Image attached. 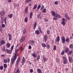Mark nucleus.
I'll list each match as a JSON object with an SVG mask.
<instances>
[{
  "label": "nucleus",
  "instance_id": "1",
  "mask_svg": "<svg viewBox=\"0 0 73 73\" xmlns=\"http://www.w3.org/2000/svg\"><path fill=\"white\" fill-rule=\"evenodd\" d=\"M18 49H17L15 51V54L13 58H11V62L12 65H13L15 62V61L16 60V58H17V54H18L19 51H18Z\"/></svg>",
  "mask_w": 73,
  "mask_h": 73
},
{
  "label": "nucleus",
  "instance_id": "2",
  "mask_svg": "<svg viewBox=\"0 0 73 73\" xmlns=\"http://www.w3.org/2000/svg\"><path fill=\"white\" fill-rule=\"evenodd\" d=\"M62 20V22H61V23L63 25H65V22H66L67 21L66 20V19L64 18H63Z\"/></svg>",
  "mask_w": 73,
  "mask_h": 73
},
{
  "label": "nucleus",
  "instance_id": "3",
  "mask_svg": "<svg viewBox=\"0 0 73 73\" xmlns=\"http://www.w3.org/2000/svg\"><path fill=\"white\" fill-rule=\"evenodd\" d=\"M25 39V36H24L22 37L21 39L20 40V42H23Z\"/></svg>",
  "mask_w": 73,
  "mask_h": 73
},
{
  "label": "nucleus",
  "instance_id": "4",
  "mask_svg": "<svg viewBox=\"0 0 73 73\" xmlns=\"http://www.w3.org/2000/svg\"><path fill=\"white\" fill-rule=\"evenodd\" d=\"M62 41L63 44H65V38L64 36H63L62 37Z\"/></svg>",
  "mask_w": 73,
  "mask_h": 73
},
{
  "label": "nucleus",
  "instance_id": "5",
  "mask_svg": "<svg viewBox=\"0 0 73 73\" xmlns=\"http://www.w3.org/2000/svg\"><path fill=\"white\" fill-rule=\"evenodd\" d=\"M6 51L8 54H11L12 53V50H8V49H6Z\"/></svg>",
  "mask_w": 73,
  "mask_h": 73
},
{
  "label": "nucleus",
  "instance_id": "6",
  "mask_svg": "<svg viewBox=\"0 0 73 73\" xmlns=\"http://www.w3.org/2000/svg\"><path fill=\"white\" fill-rule=\"evenodd\" d=\"M4 44H5V41L2 40L0 42V46H1L2 45H4Z\"/></svg>",
  "mask_w": 73,
  "mask_h": 73
},
{
  "label": "nucleus",
  "instance_id": "7",
  "mask_svg": "<svg viewBox=\"0 0 73 73\" xmlns=\"http://www.w3.org/2000/svg\"><path fill=\"white\" fill-rule=\"evenodd\" d=\"M8 36H9V40L11 41L12 40V36H11V35L10 33L8 34Z\"/></svg>",
  "mask_w": 73,
  "mask_h": 73
},
{
  "label": "nucleus",
  "instance_id": "8",
  "mask_svg": "<svg viewBox=\"0 0 73 73\" xmlns=\"http://www.w3.org/2000/svg\"><path fill=\"white\" fill-rule=\"evenodd\" d=\"M22 64H22L23 65V64H24L25 63V58L23 57L22 58V60L21 62Z\"/></svg>",
  "mask_w": 73,
  "mask_h": 73
},
{
  "label": "nucleus",
  "instance_id": "9",
  "mask_svg": "<svg viewBox=\"0 0 73 73\" xmlns=\"http://www.w3.org/2000/svg\"><path fill=\"white\" fill-rule=\"evenodd\" d=\"M59 41H60V37L59 36H58L57 39L55 40V41L56 42H59Z\"/></svg>",
  "mask_w": 73,
  "mask_h": 73
},
{
  "label": "nucleus",
  "instance_id": "10",
  "mask_svg": "<svg viewBox=\"0 0 73 73\" xmlns=\"http://www.w3.org/2000/svg\"><path fill=\"white\" fill-rule=\"evenodd\" d=\"M65 17L66 18V19H67L68 20H70V18L68 17V14H66L65 15Z\"/></svg>",
  "mask_w": 73,
  "mask_h": 73
},
{
  "label": "nucleus",
  "instance_id": "11",
  "mask_svg": "<svg viewBox=\"0 0 73 73\" xmlns=\"http://www.w3.org/2000/svg\"><path fill=\"white\" fill-rule=\"evenodd\" d=\"M44 40L45 42L46 41L48 40V36H47V35H45L44 36Z\"/></svg>",
  "mask_w": 73,
  "mask_h": 73
},
{
  "label": "nucleus",
  "instance_id": "12",
  "mask_svg": "<svg viewBox=\"0 0 73 73\" xmlns=\"http://www.w3.org/2000/svg\"><path fill=\"white\" fill-rule=\"evenodd\" d=\"M55 16H56V17H58V18H61V15H60L59 14H56L55 15Z\"/></svg>",
  "mask_w": 73,
  "mask_h": 73
},
{
  "label": "nucleus",
  "instance_id": "13",
  "mask_svg": "<svg viewBox=\"0 0 73 73\" xmlns=\"http://www.w3.org/2000/svg\"><path fill=\"white\" fill-rule=\"evenodd\" d=\"M66 42L67 43H69L70 42V39L68 38H67L66 39Z\"/></svg>",
  "mask_w": 73,
  "mask_h": 73
},
{
  "label": "nucleus",
  "instance_id": "14",
  "mask_svg": "<svg viewBox=\"0 0 73 73\" xmlns=\"http://www.w3.org/2000/svg\"><path fill=\"white\" fill-rule=\"evenodd\" d=\"M68 60H69V61H70V62H71L73 61V60H72V58L70 56L68 57Z\"/></svg>",
  "mask_w": 73,
  "mask_h": 73
},
{
  "label": "nucleus",
  "instance_id": "15",
  "mask_svg": "<svg viewBox=\"0 0 73 73\" xmlns=\"http://www.w3.org/2000/svg\"><path fill=\"white\" fill-rule=\"evenodd\" d=\"M11 46V44L9 43H7L6 44V46L7 48H9L10 46Z\"/></svg>",
  "mask_w": 73,
  "mask_h": 73
},
{
  "label": "nucleus",
  "instance_id": "16",
  "mask_svg": "<svg viewBox=\"0 0 73 73\" xmlns=\"http://www.w3.org/2000/svg\"><path fill=\"white\" fill-rule=\"evenodd\" d=\"M40 33V32L38 30H36L35 31V34H36V35H38Z\"/></svg>",
  "mask_w": 73,
  "mask_h": 73
},
{
  "label": "nucleus",
  "instance_id": "17",
  "mask_svg": "<svg viewBox=\"0 0 73 73\" xmlns=\"http://www.w3.org/2000/svg\"><path fill=\"white\" fill-rule=\"evenodd\" d=\"M0 14L1 16H4L5 15V12H0Z\"/></svg>",
  "mask_w": 73,
  "mask_h": 73
},
{
  "label": "nucleus",
  "instance_id": "18",
  "mask_svg": "<svg viewBox=\"0 0 73 73\" xmlns=\"http://www.w3.org/2000/svg\"><path fill=\"white\" fill-rule=\"evenodd\" d=\"M28 7L27 6L25 8V12L26 13H27L28 12Z\"/></svg>",
  "mask_w": 73,
  "mask_h": 73
},
{
  "label": "nucleus",
  "instance_id": "19",
  "mask_svg": "<svg viewBox=\"0 0 73 73\" xmlns=\"http://www.w3.org/2000/svg\"><path fill=\"white\" fill-rule=\"evenodd\" d=\"M67 62H68V61H67V60H66V59H65L63 61V64H66Z\"/></svg>",
  "mask_w": 73,
  "mask_h": 73
},
{
  "label": "nucleus",
  "instance_id": "20",
  "mask_svg": "<svg viewBox=\"0 0 73 73\" xmlns=\"http://www.w3.org/2000/svg\"><path fill=\"white\" fill-rule=\"evenodd\" d=\"M51 13L53 16H54L56 15V14H55V12H54V11H51Z\"/></svg>",
  "mask_w": 73,
  "mask_h": 73
},
{
  "label": "nucleus",
  "instance_id": "21",
  "mask_svg": "<svg viewBox=\"0 0 73 73\" xmlns=\"http://www.w3.org/2000/svg\"><path fill=\"white\" fill-rule=\"evenodd\" d=\"M37 4H36L34 6V7L33 8V10H35L36 8H37Z\"/></svg>",
  "mask_w": 73,
  "mask_h": 73
},
{
  "label": "nucleus",
  "instance_id": "22",
  "mask_svg": "<svg viewBox=\"0 0 73 73\" xmlns=\"http://www.w3.org/2000/svg\"><path fill=\"white\" fill-rule=\"evenodd\" d=\"M68 51H69V48H66L65 50V52L68 53Z\"/></svg>",
  "mask_w": 73,
  "mask_h": 73
},
{
  "label": "nucleus",
  "instance_id": "23",
  "mask_svg": "<svg viewBox=\"0 0 73 73\" xmlns=\"http://www.w3.org/2000/svg\"><path fill=\"white\" fill-rule=\"evenodd\" d=\"M47 49H49L50 48V45H49L48 44H47L46 45Z\"/></svg>",
  "mask_w": 73,
  "mask_h": 73
},
{
  "label": "nucleus",
  "instance_id": "24",
  "mask_svg": "<svg viewBox=\"0 0 73 73\" xmlns=\"http://www.w3.org/2000/svg\"><path fill=\"white\" fill-rule=\"evenodd\" d=\"M46 9L44 8L42 10V12L43 13H46Z\"/></svg>",
  "mask_w": 73,
  "mask_h": 73
},
{
  "label": "nucleus",
  "instance_id": "25",
  "mask_svg": "<svg viewBox=\"0 0 73 73\" xmlns=\"http://www.w3.org/2000/svg\"><path fill=\"white\" fill-rule=\"evenodd\" d=\"M8 16L10 17V18H12L13 16V15L12 14H11L9 15Z\"/></svg>",
  "mask_w": 73,
  "mask_h": 73
},
{
  "label": "nucleus",
  "instance_id": "26",
  "mask_svg": "<svg viewBox=\"0 0 73 73\" xmlns=\"http://www.w3.org/2000/svg\"><path fill=\"white\" fill-rule=\"evenodd\" d=\"M42 45L43 47H45L46 46V44L45 43H42Z\"/></svg>",
  "mask_w": 73,
  "mask_h": 73
},
{
  "label": "nucleus",
  "instance_id": "27",
  "mask_svg": "<svg viewBox=\"0 0 73 73\" xmlns=\"http://www.w3.org/2000/svg\"><path fill=\"white\" fill-rule=\"evenodd\" d=\"M33 15V13H32L31 12L30 14V16L29 17L30 18H32Z\"/></svg>",
  "mask_w": 73,
  "mask_h": 73
},
{
  "label": "nucleus",
  "instance_id": "28",
  "mask_svg": "<svg viewBox=\"0 0 73 73\" xmlns=\"http://www.w3.org/2000/svg\"><path fill=\"white\" fill-rule=\"evenodd\" d=\"M72 51L71 50L69 51L68 52V53H67V54L68 55H69V54H71V53H72Z\"/></svg>",
  "mask_w": 73,
  "mask_h": 73
},
{
  "label": "nucleus",
  "instance_id": "29",
  "mask_svg": "<svg viewBox=\"0 0 73 73\" xmlns=\"http://www.w3.org/2000/svg\"><path fill=\"white\" fill-rule=\"evenodd\" d=\"M28 21V18L27 17H26L25 19V23H27Z\"/></svg>",
  "mask_w": 73,
  "mask_h": 73
},
{
  "label": "nucleus",
  "instance_id": "30",
  "mask_svg": "<svg viewBox=\"0 0 73 73\" xmlns=\"http://www.w3.org/2000/svg\"><path fill=\"white\" fill-rule=\"evenodd\" d=\"M33 56L35 58H36L37 57V55L35 54L34 53H33Z\"/></svg>",
  "mask_w": 73,
  "mask_h": 73
},
{
  "label": "nucleus",
  "instance_id": "31",
  "mask_svg": "<svg viewBox=\"0 0 73 73\" xmlns=\"http://www.w3.org/2000/svg\"><path fill=\"white\" fill-rule=\"evenodd\" d=\"M64 53H65V51L64 50H63L61 52V55H63Z\"/></svg>",
  "mask_w": 73,
  "mask_h": 73
},
{
  "label": "nucleus",
  "instance_id": "32",
  "mask_svg": "<svg viewBox=\"0 0 73 73\" xmlns=\"http://www.w3.org/2000/svg\"><path fill=\"white\" fill-rule=\"evenodd\" d=\"M20 57H19L17 61V62H19V61H20Z\"/></svg>",
  "mask_w": 73,
  "mask_h": 73
},
{
  "label": "nucleus",
  "instance_id": "33",
  "mask_svg": "<svg viewBox=\"0 0 73 73\" xmlns=\"http://www.w3.org/2000/svg\"><path fill=\"white\" fill-rule=\"evenodd\" d=\"M32 0H26L25 1V3H29L30 2V1H32Z\"/></svg>",
  "mask_w": 73,
  "mask_h": 73
},
{
  "label": "nucleus",
  "instance_id": "34",
  "mask_svg": "<svg viewBox=\"0 0 73 73\" xmlns=\"http://www.w3.org/2000/svg\"><path fill=\"white\" fill-rule=\"evenodd\" d=\"M3 61L4 63H7L8 60H7V59H5L3 60Z\"/></svg>",
  "mask_w": 73,
  "mask_h": 73
},
{
  "label": "nucleus",
  "instance_id": "35",
  "mask_svg": "<svg viewBox=\"0 0 73 73\" xmlns=\"http://www.w3.org/2000/svg\"><path fill=\"white\" fill-rule=\"evenodd\" d=\"M3 66L5 68H6L7 67V65L6 64H4L3 65Z\"/></svg>",
  "mask_w": 73,
  "mask_h": 73
},
{
  "label": "nucleus",
  "instance_id": "36",
  "mask_svg": "<svg viewBox=\"0 0 73 73\" xmlns=\"http://www.w3.org/2000/svg\"><path fill=\"white\" fill-rule=\"evenodd\" d=\"M31 42L32 44L33 45V44H35V41H34V40H31Z\"/></svg>",
  "mask_w": 73,
  "mask_h": 73
},
{
  "label": "nucleus",
  "instance_id": "37",
  "mask_svg": "<svg viewBox=\"0 0 73 73\" xmlns=\"http://www.w3.org/2000/svg\"><path fill=\"white\" fill-rule=\"evenodd\" d=\"M35 23L34 25V27H36L37 25V23H36V22H35Z\"/></svg>",
  "mask_w": 73,
  "mask_h": 73
},
{
  "label": "nucleus",
  "instance_id": "38",
  "mask_svg": "<svg viewBox=\"0 0 73 73\" xmlns=\"http://www.w3.org/2000/svg\"><path fill=\"white\" fill-rule=\"evenodd\" d=\"M73 46L72 44H71L70 45V48H73Z\"/></svg>",
  "mask_w": 73,
  "mask_h": 73
},
{
  "label": "nucleus",
  "instance_id": "39",
  "mask_svg": "<svg viewBox=\"0 0 73 73\" xmlns=\"http://www.w3.org/2000/svg\"><path fill=\"white\" fill-rule=\"evenodd\" d=\"M58 1H56L54 2V4L55 5H57V4H58Z\"/></svg>",
  "mask_w": 73,
  "mask_h": 73
},
{
  "label": "nucleus",
  "instance_id": "40",
  "mask_svg": "<svg viewBox=\"0 0 73 73\" xmlns=\"http://www.w3.org/2000/svg\"><path fill=\"white\" fill-rule=\"evenodd\" d=\"M40 55H38L37 57V60H38L40 59Z\"/></svg>",
  "mask_w": 73,
  "mask_h": 73
},
{
  "label": "nucleus",
  "instance_id": "41",
  "mask_svg": "<svg viewBox=\"0 0 73 73\" xmlns=\"http://www.w3.org/2000/svg\"><path fill=\"white\" fill-rule=\"evenodd\" d=\"M0 69L1 70H3V66H1L0 67Z\"/></svg>",
  "mask_w": 73,
  "mask_h": 73
},
{
  "label": "nucleus",
  "instance_id": "42",
  "mask_svg": "<svg viewBox=\"0 0 73 73\" xmlns=\"http://www.w3.org/2000/svg\"><path fill=\"white\" fill-rule=\"evenodd\" d=\"M40 7H41V5H39L37 7L38 9H40Z\"/></svg>",
  "mask_w": 73,
  "mask_h": 73
},
{
  "label": "nucleus",
  "instance_id": "43",
  "mask_svg": "<svg viewBox=\"0 0 73 73\" xmlns=\"http://www.w3.org/2000/svg\"><path fill=\"white\" fill-rule=\"evenodd\" d=\"M17 73H20V70H19V69H17Z\"/></svg>",
  "mask_w": 73,
  "mask_h": 73
},
{
  "label": "nucleus",
  "instance_id": "44",
  "mask_svg": "<svg viewBox=\"0 0 73 73\" xmlns=\"http://www.w3.org/2000/svg\"><path fill=\"white\" fill-rule=\"evenodd\" d=\"M43 60H44V62H45V61H46V58L44 57L43 58Z\"/></svg>",
  "mask_w": 73,
  "mask_h": 73
},
{
  "label": "nucleus",
  "instance_id": "45",
  "mask_svg": "<svg viewBox=\"0 0 73 73\" xmlns=\"http://www.w3.org/2000/svg\"><path fill=\"white\" fill-rule=\"evenodd\" d=\"M23 33H24V34H25V33H26V30L24 29V30L23 31Z\"/></svg>",
  "mask_w": 73,
  "mask_h": 73
},
{
  "label": "nucleus",
  "instance_id": "46",
  "mask_svg": "<svg viewBox=\"0 0 73 73\" xmlns=\"http://www.w3.org/2000/svg\"><path fill=\"white\" fill-rule=\"evenodd\" d=\"M2 26L3 28H5V25L4 24H2Z\"/></svg>",
  "mask_w": 73,
  "mask_h": 73
},
{
  "label": "nucleus",
  "instance_id": "47",
  "mask_svg": "<svg viewBox=\"0 0 73 73\" xmlns=\"http://www.w3.org/2000/svg\"><path fill=\"white\" fill-rule=\"evenodd\" d=\"M56 49V45H54L53 48L54 50Z\"/></svg>",
  "mask_w": 73,
  "mask_h": 73
},
{
  "label": "nucleus",
  "instance_id": "48",
  "mask_svg": "<svg viewBox=\"0 0 73 73\" xmlns=\"http://www.w3.org/2000/svg\"><path fill=\"white\" fill-rule=\"evenodd\" d=\"M20 49H21L22 50H23L24 49V48L22 47H21L20 48Z\"/></svg>",
  "mask_w": 73,
  "mask_h": 73
},
{
  "label": "nucleus",
  "instance_id": "49",
  "mask_svg": "<svg viewBox=\"0 0 73 73\" xmlns=\"http://www.w3.org/2000/svg\"><path fill=\"white\" fill-rule=\"evenodd\" d=\"M0 32H2L3 31V29H2V27H0Z\"/></svg>",
  "mask_w": 73,
  "mask_h": 73
},
{
  "label": "nucleus",
  "instance_id": "50",
  "mask_svg": "<svg viewBox=\"0 0 73 73\" xmlns=\"http://www.w3.org/2000/svg\"><path fill=\"white\" fill-rule=\"evenodd\" d=\"M13 45L11 46V50H13V47H14Z\"/></svg>",
  "mask_w": 73,
  "mask_h": 73
},
{
  "label": "nucleus",
  "instance_id": "51",
  "mask_svg": "<svg viewBox=\"0 0 73 73\" xmlns=\"http://www.w3.org/2000/svg\"><path fill=\"white\" fill-rule=\"evenodd\" d=\"M37 71H38V72H41V70L40 69H37Z\"/></svg>",
  "mask_w": 73,
  "mask_h": 73
},
{
  "label": "nucleus",
  "instance_id": "52",
  "mask_svg": "<svg viewBox=\"0 0 73 73\" xmlns=\"http://www.w3.org/2000/svg\"><path fill=\"white\" fill-rule=\"evenodd\" d=\"M56 60L57 62H58V61H59V58H56Z\"/></svg>",
  "mask_w": 73,
  "mask_h": 73
},
{
  "label": "nucleus",
  "instance_id": "53",
  "mask_svg": "<svg viewBox=\"0 0 73 73\" xmlns=\"http://www.w3.org/2000/svg\"><path fill=\"white\" fill-rule=\"evenodd\" d=\"M47 34H49V33H50V31L49 30H48L47 31Z\"/></svg>",
  "mask_w": 73,
  "mask_h": 73
},
{
  "label": "nucleus",
  "instance_id": "54",
  "mask_svg": "<svg viewBox=\"0 0 73 73\" xmlns=\"http://www.w3.org/2000/svg\"><path fill=\"white\" fill-rule=\"evenodd\" d=\"M30 73H33V69H31L30 70Z\"/></svg>",
  "mask_w": 73,
  "mask_h": 73
},
{
  "label": "nucleus",
  "instance_id": "55",
  "mask_svg": "<svg viewBox=\"0 0 73 73\" xmlns=\"http://www.w3.org/2000/svg\"><path fill=\"white\" fill-rule=\"evenodd\" d=\"M53 20H56L57 19V18L56 17H54L53 18Z\"/></svg>",
  "mask_w": 73,
  "mask_h": 73
},
{
  "label": "nucleus",
  "instance_id": "56",
  "mask_svg": "<svg viewBox=\"0 0 73 73\" xmlns=\"http://www.w3.org/2000/svg\"><path fill=\"white\" fill-rule=\"evenodd\" d=\"M5 47H3L2 49L3 51H4L5 50Z\"/></svg>",
  "mask_w": 73,
  "mask_h": 73
},
{
  "label": "nucleus",
  "instance_id": "57",
  "mask_svg": "<svg viewBox=\"0 0 73 73\" xmlns=\"http://www.w3.org/2000/svg\"><path fill=\"white\" fill-rule=\"evenodd\" d=\"M32 48V47L31 46H29V48L30 49H31V48Z\"/></svg>",
  "mask_w": 73,
  "mask_h": 73
},
{
  "label": "nucleus",
  "instance_id": "58",
  "mask_svg": "<svg viewBox=\"0 0 73 73\" xmlns=\"http://www.w3.org/2000/svg\"><path fill=\"white\" fill-rule=\"evenodd\" d=\"M1 56L2 57H5V55L4 54L1 55Z\"/></svg>",
  "mask_w": 73,
  "mask_h": 73
},
{
  "label": "nucleus",
  "instance_id": "59",
  "mask_svg": "<svg viewBox=\"0 0 73 73\" xmlns=\"http://www.w3.org/2000/svg\"><path fill=\"white\" fill-rule=\"evenodd\" d=\"M18 62H16V66H17V65H18Z\"/></svg>",
  "mask_w": 73,
  "mask_h": 73
},
{
  "label": "nucleus",
  "instance_id": "60",
  "mask_svg": "<svg viewBox=\"0 0 73 73\" xmlns=\"http://www.w3.org/2000/svg\"><path fill=\"white\" fill-rule=\"evenodd\" d=\"M11 0H8V3H11Z\"/></svg>",
  "mask_w": 73,
  "mask_h": 73
},
{
  "label": "nucleus",
  "instance_id": "61",
  "mask_svg": "<svg viewBox=\"0 0 73 73\" xmlns=\"http://www.w3.org/2000/svg\"><path fill=\"white\" fill-rule=\"evenodd\" d=\"M38 29H39V30H41V28L40 27H38Z\"/></svg>",
  "mask_w": 73,
  "mask_h": 73
},
{
  "label": "nucleus",
  "instance_id": "62",
  "mask_svg": "<svg viewBox=\"0 0 73 73\" xmlns=\"http://www.w3.org/2000/svg\"><path fill=\"white\" fill-rule=\"evenodd\" d=\"M1 20H2V21H3V17L2 16H1Z\"/></svg>",
  "mask_w": 73,
  "mask_h": 73
},
{
  "label": "nucleus",
  "instance_id": "63",
  "mask_svg": "<svg viewBox=\"0 0 73 73\" xmlns=\"http://www.w3.org/2000/svg\"><path fill=\"white\" fill-rule=\"evenodd\" d=\"M16 7H19V4H17L16 5Z\"/></svg>",
  "mask_w": 73,
  "mask_h": 73
},
{
  "label": "nucleus",
  "instance_id": "64",
  "mask_svg": "<svg viewBox=\"0 0 73 73\" xmlns=\"http://www.w3.org/2000/svg\"><path fill=\"white\" fill-rule=\"evenodd\" d=\"M65 70L66 72H68V69L67 68H66Z\"/></svg>",
  "mask_w": 73,
  "mask_h": 73
}]
</instances>
